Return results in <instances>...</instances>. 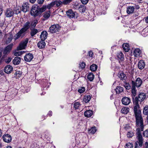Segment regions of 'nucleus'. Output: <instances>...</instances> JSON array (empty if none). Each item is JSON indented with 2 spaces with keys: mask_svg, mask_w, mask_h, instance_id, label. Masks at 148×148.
<instances>
[{
  "mask_svg": "<svg viewBox=\"0 0 148 148\" xmlns=\"http://www.w3.org/2000/svg\"><path fill=\"white\" fill-rule=\"evenodd\" d=\"M133 102L134 105L133 110L136 119V127H140L141 129L143 130L144 126L140 106L138 103L136 101Z\"/></svg>",
  "mask_w": 148,
  "mask_h": 148,
  "instance_id": "obj_1",
  "label": "nucleus"
},
{
  "mask_svg": "<svg viewBox=\"0 0 148 148\" xmlns=\"http://www.w3.org/2000/svg\"><path fill=\"white\" fill-rule=\"evenodd\" d=\"M136 127L137 128L136 130V135L137 136V137L138 141L136 142L135 145H137V146L138 147V144L139 146L141 147L143 145V140L142 135L140 133V132L143 131L144 127H143V130L141 129V127Z\"/></svg>",
  "mask_w": 148,
  "mask_h": 148,
  "instance_id": "obj_2",
  "label": "nucleus"
},
{
  "mask_svg": "<svg viewBox=\"0 0 148 148\" xmlns=\"http://www.w3.org/2000/svg\"><path fill=\"white\" fill-rule=\"evenodd\" d=\"M39 6L34 5L32 7L30 12V14L34 17H40L41 15L39 12Z\"/></svg>",
  "mask_w": 148,
  "mask_h": 148,
  "instance_id": "obj_3",
  "label": "nucleus"
},
{
  "mask_svg": "<svg viewBox=\"0 0 148 148\" xmlns=\"http://www.w3.org/2000/svg\"><path fill=\"white\" fill-rule=\"evenodd\" d=\"M60 26L58 24H53L49 28L48 32L51 33H54L58 32L60 30Z\"/></svg>",
  "mask_w": 148,
  "mask_h": 148,
  "instance_id": "obj_4",
  "label": "nucleus"
},
{
  "mask_svg": "<svg viewBox=\"0 0 148 148\" xmlns=\"http://www.w3.org/2000/svg\"><path fill=\"white\" fill-rule=\"evenodd\" d=\"M146 97V95L144 93H140L138 94V96L135 97L134 101L136 102V101L137 103H138V102L139 101L140 104H141V102L144 101Z\"/></svg>",
  "mask_w": 148,
  "mask_h": 148,
  "instance_id": "obj_5",
  "label": "nucleus"
},
{
  "mask_svg": "<svg viewBox=\"0 0 148 148\" xmlns=\"http://www.w3.org/2000/svg\"><path fill=\"white\" fill-rule=\"evenodd\" d=\"M28 39L26 38L25 40L21 42L19 44V46L17 47V50H20L25 49L28 42Z\"/></svg>",
  "mask_w": 148,
  "mask_h": 148,
  "instance_id": "obj_6",
  "label": "nucleus"
},
{
  "mask_svg": "<svg viewBox=\"0 0 148 148\" xmlns=\"http://www.w3.org/2000/svg\"><path fill=\"white\" fill-rule=\"evenodd\" d=\"M13 46V44L12 43L8 45L5 48L3 51V53L4 55L2 56V58H4L5 55H7L10 52L12 49Z\"/></svg>",
  "mask_w": 148,
  "mask_h": 148,
  "instance_id": "obj_7",
  "label": "nucleus"
},
{
  "mask_svg": "<svg viewBox=\"0 0 148 148\" xmlns=\"http://www.w3.org/2000/svg\"><path fill=\"white\" fill-rule=\"evenodd\" d=\"M132 86H134L135 87L136 86L137 87H140L142 84V81L140 78L138 77L137 78L135 81H132Z\"/></svg>",
  "mask_w": 148,
  "mask_h": 148,
  "instance_id": "obj_8",
  "label": "nucleus"
},
{
  "mask_svg": "<svg viewBox=\"0 0 148 148\" xmlns=\"http://www.w3.org/2000/svg\"><path fill=\"white\" fill-rule=\"evenodd\" d=\"M3 140L5 142L10 143L12 140V137L11 136L8 134H5L2 136Z\"/></svg>",
  "mask_w": 148,
  "mask_h": 148,
  "instance_id": "obj_9",
  "label": "nucleus"
},
{
  "mask_svg": "<svg viewBox=\"0 0 148 148\" xmlns=\"http://www.w3.org/2000/svg\"><path fill=\"white\" fill-rule=\"evenodd\" d=\"M30 23L29 21L26 22L22 28L20 30L24 33L29 28L30 29Z\"/></svg>",
  "mask_w": 148,
  "mask_h": 148,
  "instance_id": "obj_10",
  "label": "nucleus"
},
{
  "mask_svg": "<svg viewBox=\"0 0 148 148\" xmlns=\"http://www.w3.org/2000/svg\"><path fill=\"white\" fill-rule=\"evenodd\" d=\"M13 10L10 8H7L5 11V15L7 17H10L12 16L14 14Z\"/></svg>",
  "mask_w": 148,
  "mask_h": 148,
  "instance_id": "obj_11",
  "label": "nucleus"
},
{
  "mask_svg": "<svg viewBox=\"0 0 148 148\" xmlns=\"http://www.w3.org/2000/svg\"><path fill=\"white\" fill-rule=\"evenodd\" d=\"M117 58L119 60V62L121 64L124 60V56L122 52H119L117 53Z\"/></svg>",
  "mask_w": 148,
  "mask_h": 148,
  "instance_id": "obj_12",
  "label": "nucleus"
},
{
  "mask_svg": "<svg viewBox=\"0 0 148 148\" xmlns=\"http://www.w3.org/2000/svg\"><path fill=\"white\" fill-rule=\"evenodd\" d=\"M34 57L33 55L30 53L26 54L24 57L25 61L27 62H30L32 60Z\"/></svg>",
  "mask_w": 148,
  "mask_h": 148,
  "instance_id": "obj_13",
  "label": "nucleus"
},
{
  "mask_svg": "<svg viewBox=\"0 0 148 148\" xmlns=\"http://www.w3.org/2000/svg\"><path fill=\"white\" fill-rule=\"evenodd\" d=\"M121 101L123 105H127L130 103L131 100L130 98L125 97L122 98Z\"/></svg>",
  "mask_w": 148,
  "mask_h": 148,
  "instance_id": "obj_14",
  "label": "nucleus"
},
{
  "mask_svg": "<svg viewBox=\"0 0 148 148\" xmlns=\"http://www.w3.org/2000/svg\"><path fill=\"white\" fill-rule=\"evenodd\" d=\"M136 94V87L134 86H132V90L131 91V96L132 97V100L133 101L134 100Z\"/></svg>",
  "mask_w": 148,
  "mask_h": 148,
  "instance_id": "obj_15",
  "label": "nucleus"
},
{
  "mask_svg": "<svg viewBox=\"0 0 148 148\" xmlns=\"http://www.w3.org/2000/svg\"><path fill=\"white\" fill-rule=\"evenodd\" d=\"M13 69V67L12 66L8 65L4 68V71L6 73L9 74L12 71Z\"/></svg>",
  "mask_w": 148,
  "mask_h": 148,
  "instance_id": "obj_16",
  "label": "nucleus"
},
{
  "mask_svg": "<svg viewBox=\"0 0 148 148\" xmlns=\"http://www.w3.org/2000/svg\"><path fill=\"white\" fill-rule=\"evenodd\" d=\"M67 16L70 18H73L75 16V12L71 10H69L66 12Z\"/></svg>",
  "mask_w": 148,
  "mask_h": 148,
  "instance_id": "obj_17",
  "label": "nucleus"
},
{
  "mask_svg": "<svg viewBox=\"0 0 148 148\" xmlns=\"http://www.w3.org/2000/svg\"><path fill=\"white\" fill-rule=\"evenodd\" d=\"M29 4L27 3H23L22 6V10L24 12H25L29 10Z\"/></svg>",
  "mask_w": 148,
  "mask_h": 148,
  "instance_id": "obj_18",
  "label": "nucleus"
},
{
  "mask_svg": "<svg viewBox=\"0 0 148 148\" xmlns=\"http://www.w3.org/2000/svg\"><path fill=\"white\" fill-rule=\"evenodd\" d=\"M48 34L46 31H42L40 35V38L41 40H45L47 38Z\"/></svg>",
  "mask_w": 148,
  "mask_h": 148,
  "instance_id": "obj_19",
  "label": "nucleus"
},
{
  "mask_svg": "<svg viewBox=\"0 0 148 148\" xmlns=\"http://www.w3.org/2000/svg\"><path fill=\"white\" fill-rule=\"evenodd\" d=\"M145 66V63L143 60H140L138 62V67L140 69H143Z\"/></svg>",
  "mask_w": 148,
  "mask_h": 148,
  "instance_id": "obj_20",
  "label": "nucleus"
},
{
  "mask_svg": "<svg viewBox=\"0 0 148 148\" xmlns=\"http://www.w3.org/2000/svg\"><path fill=\"white\" fill-rule=\"evenodd\" d=\"M44 40H41V41H39L38 43V47L40 49H43L45 47L46 44Z\"/></svg>",
  "mask_w": 148,
  "mask_h": 148,
  "instance_id": "obj_21",
  "label": "nucleus"
},
{
  "mask_svg": "<svg viewBox=\"0 0 148 148\" xmlns=\"http://www.w3.org/2000/svg\"><path fill=\"white\" fill-rule=\"evenodd\" d=\"M93 114V111L90 110L86 111L84 113L85 116L87 117H90Z\"/></svg>",
  "mask_w": 148,
  "mask_h": 148,
  "instance_id": "obj_22",
  "label": "nucleus"
},
{
  "mask_svg": "<svg viewBox=\"0 0 148 148\" xmlns=\"http://www.w3.org/2000/svg\"><path fill=\"white\" fill-rule=\"evenodd\" d=\"M24 33L20 30L18 32L16 33L15 35L14 36V40H16L19 38L20 37L21 35Z\"/></svg>",
  "mask_w": 148,
  "mask_h": 148,
  "instance_id": "obj_23",
  "label": "nucleus"
},
{
  "mask_svg": "<svg viewBox=\"0 0 148 148\" xmlns=\"http://www.w3.org/2000/svg\"><path fill=\"white\" fill-rule=\"evenodd\" d=\"M141 51L140 49H136L134 51V55L135 57H138L141 53Z\"/></svg>",
  "mask_w": 148,
  "mask_h": 148,
  "instance_id": "obj_24",
  "label": "nucleus"
},
{
  "mask_svg": "<svg viewBox=\"0 0 148 148\" xmlns=\"http://www.w3.org/2000/svg\"><path fill=\"white\" fill-rule=\"evenodd\" d=\"M21 59L19 57H15L13 60V64L14 65H18L21 62Z\"/></svg>",
  "mask_w": 148,
  "mask_h": 148,
  "instance_id": "obj_25",
  "label": "nucleus"
},
{
  "mask_svg": "<svg viewBox=\"0 0 148 148\" xmlns=\"http://www.w3.org/2000/svg\"><path fill=\"white\" fill-rule=\"evenodd\" d=\"M134 11V8L133 6H129L127 8V12L128 14L133 13Z\"/></svg>",
  "mask_w": 148,
  "mask_h": 148,
  "instance_id": "obj_26",
  "label": "nucleus"
},
{
  "mask_svg": "<svg viewBox=\"0 0 148 148\" xmlns=\"http://www.w3.org/2000/svg\"><path fill=\"white\" fill-rule=\"evenodd\" d=\"M123 48V50L125 52H128L129 50V45L128 43H124L122 45Z\"/></svg>",
  "mask_w": 148,
  "mask_h": 148,
  "instance_id": "obj_27",
  "label": "nucleus"
},
{
  "mask_svg": "<svg viewBox=\"0 0 148 148\" xmlns=\"http://www.w3.org/2000/svg\"><path fill=\"white\" fill-rule=\"evenodd\" d=\"M130 109L129 108L125 107L123 108L121 110V113L125 114H127L129 112Z\"/></svg>",
  "mask_w": 148,
  "mask_h": 148,
  "instance_id": "obj_28",
  "label": "nucleus"
},
{
  "mask_svg": "<svg viewBox=\"0 0 148 148\" xmlns=\"http://www.w3.org/2000/svg\"><path fill=\"white\" fill-rule=\"evenodd\" d=\"M30 30L31 32L30 34L31 36L32 37L34 36L38 32V30L34 28L32 29V28H30Z\"/></svg>",
  "mask_w": 148,
  "mask_h": 148,
  "instance_id": "obj_29",
  "label": "nucleus"
},
{
  "mask_svg": "<svg viewBox=\"0 0 148 148\" xmlns=\"http://www.w3.org/2000/svg\"><path fill=\"white\" fill-rule=\"evenodd\" d=\"M123 87L120 86H119L117 87L115 89V90L117 94H119L123 91Z\"/></svg>",
  "mask_w": 148,
  "mask_h": 148,
  "instance_id": "obj_30",
  "label": "nucleus"
},
{
  "mask_svg": "<svg viewBox=\"0 0 148 148\" xmlns=\"http://www.w3.org/2000/svg\"><path fill=\"white\" fill-rule=\"evenodd\" d=\"M50 11L49 10L45 12L43 15V17L46 19H47L50 17Z\"/></svg>",
  "mask_w": 148,
  "mask_h": 148,
  "instance_id": "obj_31",
  "label": "nucleus"
},
{
  "mask_svg": "<svg viewBox=\"0 0 148 148\" xmlns=\"http://www.w3.org/2000/svg\"><path fill=\"white\" fill-rule=\"evenodd\" d=\"M91 99V96L89 95H85L84 98V101L86 103L88 102Z\"/></svg>",
  "mask_w": 148,
  "mask_h": 148,
  "instance_id": "obj_32",
  "label": "nucleus"
},
{
  "mask_svg": "<svg viewBox=\"0 0 148 148\" xmlns=\"http://www.w3.org/2000/svg\"><path fill=\"white\" fill-rule=\"evenodd\" d=\"M86 10V6L84 5H81L78 8V10L80 12H84Z\"/></svg>",
  "mask_w": 148,
  "mask_h": 148,
  "instance_id": "obj_33",
  "label": "nucleus"
},
{
  "mask_svg": "<svg viewBox=\"0 0 148 148\" xmlns=\"http://www.w3.org/2000/svg\"><path fill=\"white\" fill-rule=\"evenodd\" d=\"M38 23V21L37 20H35L32 22V23H30V28H32V27L34 28Z\"/></svg>",
  "mask_w": 148,
  "mask_h": 148,
  "instance_id": "obj_34",
  "label": "nucleus"
},
{
  "mask_svg": "<svg viewBox=\"0 0 148 148\" xmlns=\"http://www.w3.org/2000/svg\"><path fill=\"white\" fill-rule=\"evenodd\" d=\"M47 8V5H44L41 8L39 6V12H40V14L41 16L42 14V13L43 12L45 11Z\"/></svg>",
  "mask_w": 148,
  "mask_h": 148,
  "instance_id": "obj_35",
  "label": "nucleus"
},
{
  "mask_svg": "<svg viewBox=\"0 0 148 148\" xmlns=\"http://www.w3.org/2000/svg\"><path fill=\"white\" fill-rule=\"evenodd\" d=\"M119 77L122 80H125L127 78L126 75L124 74L123 73H120L119 76Z\"/></svg>",
  "mask_w": 148,
  "mask_h": 148,
  "instance_id": "obj_36",
  "label": "nucleus"
},
{
  "mask_svg": "<svg viewBox=\"0 0 148 148\" xmlns=\"http://www.w3.org/2000/svg\"><path fill=\"white\" fill-rule=\"evenodd\" d=\"M94 78V75L92 73H90L88 75L87 78L90 81H92Z\"/></svg>",
  "mask_w": 148,
  "mask_h": 148,
  "instance_id": "obj_37",
  "label": "nucleus"
},
{
  "mask_svg": "<svg viewBox=\"0 0 148 148\" xmlns=\"http://www.w3.org/2000/svg\"><path fill=\"white\" fill-rule=\"evenodd\" d=\"M90 69L92 71H95L97 68V66L95 64H93L90 66Z\"/></svg>",
  "mask_w": 148,
  "mask_h": 148,
  "instance_id": "obj_38",
  "label": "nucleus"
},
{
  "mask_svg": "<svg viewBox=\"0 0 148 148\" xmlns=\"http://www.w3.org/2000/svg\"><path fill=\"white\" fill-rule=\"evenodd\" d=\"M143 113L144 115L148 114V106L146 105L144 107L143 110Z\"/></svg>",
  "mask_w": 148,
  "mask_h": 148,
  "instance_id": "obj_39",
  "label": "nucleus"
},
{
  "mask_svg": "<svg viewBox=\"0 0 148 148\" xmlns=\"http://www.w3.org/2000/svg\"><path fill=\"white\" fill-rule=\"evenodd\" d=\"M13 39V36L12 34H10L9 37L8 38L7 40L5 41V42L6 44H8L10 43L12 41Z\"/></svg>",
  "mask_w": 148,
  "mask_h": 148,
  "instance_id": "obj_40",
  "label": "nucleus"
},
{
  "mask_svg": "<svg viewBox=\"0 0 148 148\" xmlns=\"http://www.w3.org/2000/svg\"><path fill=\"white\" fill-rule=\"evenodd\" d=\"M133 145L132 143H128L125 146V148H133Z\"/></svg>",
  "mask_w": 148,
  "mask_h": 148,
  "instance_id": "obj_41",
  "label": "nucleus"
},
{
  "mask_svg": "<svg viewBox=\"0 0 148 148\" xmlns=\"http://www.w3.org/2000/svg\"><path fill=\"white\" fill-rule=\"evenodd\" d=\"M24 53V52L23 51H19L18 52H15L14 53V55L15 56H20L22 54Z\"/></svg>",
  "mask_w": 148,
  "mask_h": 148,
  "instance_id": "obj_42",
  "label": "nucleus"
},
{
  "mask_svg": "<svg viewBox=\"0 0 148 148\" xmlns=\"http://www.w3.org/2000/svg\"><path fill=\"white\" fill-rule=\"evenodd\" d=\"M124 85L126 89L129 90L131 88L130 84L127 82H125Z\"/></svg>",
  "mask_w": 148,
  "mask_h": 148,
  "instance_id": "obj_43",
  "label": "nucleus"
},
{
  "mask_svg": "<svg viewBox=\"0 0 148 148\" xmlns=\"http://www.w3.org/2000/svg\"><path fill=\"white\" fill-rule=\"evenodd\" d=\"M80 105V103L78 102H75L74 104V107L75 109H78Z\"/></svg>",
  "mask_w": 148,
  "mask_h": 148,
  "instance_id": "obj_44",
  "label": "nucleus"
},
{
  "mask_svg": "<svg viewBox=\"0 0 148 148\" xmlns=\"http://www.w3.org/2000/svg\"><path fill=\"white\" fill-rule=\"evenodd\" d=\"M88 131L90 133L93 134L95 133L96 131V127H93L90 129Z\"/></svg>",
  "mask_w": 148,
  "mask_h": 148,
  "instance_id": "obj_45",
  "label": "nucleus"
},
{
  "mask_svg": "<svg viewBox=\"0 0 148 148\" xmlns=\"http://www.w3.org/2000/svg\"><path fill=\"white\" fill-rule=\"evenodd\" d=\"M85 90V87H82L80 88L78 90V91L80 93H83Z\"/></svg>",
  "mask_w": 148,
  "mask_h": 148,
  "instance_id": "obj_46",
  "label": "nucleus"
},
{
  "mask_svg": "<svg viewBox=\"0 0 148 148\" xmlns=\"http://www.w3.org/2000/svg\"><path fill=\"white\" fill-rule=\"evenodd\" d=\"M134 135V133L132 131H130L127 134V136L128 138H132Z\"/></svg>",
  "mask_w": 148,
  "mask_h": 148,
  "instance_id": "obj_47",
  "label": "nucleus"
},
{
  "mask_svg": "<svg viewBox=\"0 0 148 148\" xmlns=\"http://www.w3.org/2000/svg\"><path fill=\"white\" fill-rule=\"evenodd\" d=\"M55 3V5H56V6L58 7L62 3V2L60 1H54Z\"/></svg>",
  "mask_w": 148,
  "mask_h": 148,
  "instance_id": "obj_48",
  "label": "nucleus"
},
{
  "mask_svg": "<svg viewBox=\"0 0 148 148\" xmlns=\"http://www.w3.org/2000/svg\"><path fill=\"white\" fill-rule=\"evenodd\" d=\"M22 74L21 72L20 71H17L14 73V75L16 77V78H18Z\"/></svg>",
  "mask_w": 148,
  "mask_h": 148,
  "instance_id": "obj_49",
  "label": "nucleus"
},
{
  "mask_svg": "<svg viewBox=\"0 0 148 148\" xmlns=\"http://www.w3.org/2000/svg\"><path fill=\"white\" fill-rule=\"evenodd\" d=\"M143 136L146 137H148V130L144 131L143 133Z\"/></svg>",
  "mask_w": 148,
  "mask_h": 148,
  "instance_id": "obj_50",
  "label": "nucleus"
},
{
  "mask_svg": "<svg viewBox=\"0 0 148 148\" xmlns=\"http://www.w3.org/2000/svg\"><path fill=\"white\" fill-rule=\"evenodd\" d=\"M79 67H80L81 69H83L85 68L86 66V64L85 63L82 62L79 64Z\"/></svg>",
  "mask_w": 148,
  "mask_h": 148,
  "instance_id": "obj_51",
  "label": "nucleus"
},
{
  "mask_svg": "<svg viewBox=\"0 0 148 148\" xmlns=\"http://www.w3.org/2000/svg\"><path fill=\"white\" fill-rule=\"evenodd\" d=\"M71 1L72 0H64L63 1L62 3L64 4H67L71 2Z\"/></svg>",
  "mask_w": 148,
  "mask_h": 148,
  "instance_id": "obj_52",
  "label": "nucleus"
},
{
  "mask_svg": "<svg viewBox=\"0 0 148 148\" xmlns=\"http://www.w3.org/2000/svg\"><path fill=\"white\" fill-rule=\"evenodd\" d=\"M12 58L10 57H9L7 59L5 60V62L6 63H9L11 60Z\"/></svg>",
  "mask_w": 148,
  "mask_h": 148,
  "instance_id": "obj_53",
  "label": "nucleus"
},
{
  "mask_svg": "<svg viewBox=\"0 0 148 148\" xmlns=\"http://www.w3.org/2000/svg\"><path fill=\"white\" fill-rule=\"evenodd\" d=\"M96 13L98 15H100L102 14V10L99 8L98 10H97Z\"/></svg>",
  "mask_w": 148,
  "mask_h": 148,
  "instance_id": "obj_54",
  "label": "nucleus"
},
{
  "mask_svg": "<svg viewBox=\"0 0 148 148\" xmlns=\"http://www.w3.org/2000/svg\"><path fill=\"white\" fill-rule=\"evenodd\" d=\"M81 1L83 4H86L88 3V0H81Z\"/></svg>",
  "mask_w": 148,
  "mask_h": 148,
  "instance_id": "obj_55",
  "label": "nucleus"
},
{
  "mask_svg": "<svg viewBox=\"0 0 148 148\" xmlns=\"http://www.w3.org/2000/svg\"><path fill=\"white\" fill-rule=\"evenodd\" d=\"M75 143L74 142H73L72 143L71 146H70V148H74V147H75Z\"/></svg>",
  "mask_w": 148,
  "mask_h": 148,
  "instance_id": "obj_56",
  "label": "nucleus"
},
{
  "mask_svg": "<svg viewBox=\"0 0 148 148\" xmlns=\"http://www.w3.org/2000/svg\"><path fill=\"white\" fill-rule=\"evenodd\" d=\"M124 128L125 130H127L130 129L131 128V127L129 126L128 125H127L124 126Z\"/></svg>",
  "mask_w": 148,
  "mask_h": 148,
  "instance_id": "obj_57",
  "label": "nucleus"
},
{
  "mask_svg": "<svg viewBox=\"0 0 148 148\" xmlns=\"http://www.w3.org/2000/svg\"><path fill=\"white\" fill-rule=\"evenodd\" d=\"M93 55V53L92 51H89L88 52V55L90 57H92Z\"/></svg>",
  "mask_w": 148,
  "mask_h": 148,
  "instance_id": "obj_58",
  "label": "nucleus"
},
{
  "mask_svg": "<svg viewBox=\"0 0 148 148\" xmlns=\"http://www.w3.org/2000/svg\"><path fill=\"white\" fill-rule=\"evenodd\" d=\"M44 0H38V2L39 4H42L44 2Z\"/></svg>",
  "mask_w": 148,
  "mask_h": 148,
  "instance_id": "obj_59",
  "label": "nucleus"
},
{
  "mask_svg": "<svg viewBox=\"0 0 148 148\" xmlns=\"http://www.w3.org/2000/svg\"><path fill=\"white\" fill-rule=\"evenodd\" d=\"M52 7L51 6V4L50 3V4H48L47 5V8L48 9H50Z\"/></svg>",
  "mask_w": 148,
  "mask_h": 148,
  "instance_id": "obj_60",
  "label": "nucleus"
},
{
  "mask_svg": "<svg viewBox=\"0 0 148 148\" xmlns=\"http://www.w3.org/2000/svg\"><path fill=\"white\" fill-rule=\"evenodd\" d=\"M52 115V111H49L48 113L47 114V116H51Z\"/></svg>",
  "mask_w": 148,
  "mask_h": 148,
  "instance_id": "obj_61",
  "label": "nucleus"
},
{
  "mask_svg": "<svg viewBox=\"0 0 148 148\" xmlns=\"http://www.w3.org/2000/svg\"><path fill=\"white\" fill-rule=\"evenodd\" d=\"M88 20L90 21H92L94 20L93 18H91L90 16L88 17Z\"/></svg>",
  "mask_w": 148,
  "mask_h": 148,
  "instance_id": "obj_62",
  "label": "nucleus"
},
{
  "mask_svg": "<svg viewBox=\"0 0 148 148\" xmlns=\"http://www.w3.org/2000/svg\"><path fill=\"white\" fill-rule=\"evenodd\" d=\"M134 9H138L140 8L139 5H135V7H134Z\"/></svg>",
  "mask_w": 148,
  "mask_h": 148,
  "instance_id": "obj_63",
  "label": "nucleus"
},
{
  "mask_svg": "<svg viewBox=\"0 0 148 148\" xmlns=\"http://www.w3.org/2000/svg\"><path fill=\"white\" fill-rule=\"evenodd\" d=\"M50 4H51V6H52V7H53L55 5L54 1L51 2V3H50Z\"/></svg>",
  "mask_w": 148,
  "mask_h": 148,
  "instance_id": "obj_64",
  "label": "nucleus"
}]
</instances>
